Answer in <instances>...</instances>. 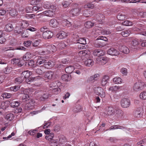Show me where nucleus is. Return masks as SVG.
Instances as JSON below:
<instances>
[{
	"label": "nucleus",
	"instance_id": "4",
	"mask_svg": "<svg viewBox=\"0 0 146 146\" xmlns=\"http://www.w3.org/2000/svg\"><path fill=\"white\" fill-rule=\"evenodd\" d=\"M144 84L143 82L139 81L135 83L133 86V89L135 91H139L143 88Z\"/></svg>",
	"mask_w": 146,
	"mask_h": 146
},
{
	"label": "nucleus",
	"instance_id": "19",
	"mask_svg": "<svg viewBox=\"0 0 146 146\" xmlns=\"http://www.w3.org/2000/svg\"><path fill=\"white\" fill-rule=\"evenodd\" d=\"M109 79V77L107 75H105L103 76L101 80V84L102 86H105L108 82Z\"/></svg>",
	"mask_w": 146,
	"mask_h": 146
},
{
	"label": "nucleus",
	"instance_id": "40",
	"mask_svg": "<svg viewBox=\"0 0 146 146\" xmlns=\"http://www.w3.org/2000/svg\"><path fill=\"white\" fill-rule=\"evenodd\" d=\"M14 115L13 113H10L6 115L5 118L9 121H11L14 119Z\"/></svg>",
	"mask_w": 146,
	"mask_h": 146
},
{
	"label": "nucleus",
	"instance_id": "48",
	"mask_svg": "<svg viewBox=\"0 0 146 146\" xmlns=\"http://www.w3.org/2000/svg\"><path fill=\"white\" fill-rule=\"evenodd\" d=\"M36 80V77L31 78L30 76L26 79L25 81L27 84H30L31 82Z\"/></svg>",
	"mask_w": 146,
	"mask_h": 146
},
{
	"label": "nucleus",
	"instance_id": "60",
	"mask_svg": "<svg viewBox=\"0 0 146 146\" xmlns=\"http://www.w3.org/2000/svg\"><path fill=\"white\" fill-rule=\"evenodd\" d=\"M62 5L64 7L66 8L68 7L70 5L69 3L66 1H63L62 3Z\"/></svg>",
	"mask_w": 146,
	"mask_h": 146
},
{
	"label": "nucleus",
	"instance_id": "56",
	"mask_svg": "<svg viewBox=\"0 0 146 146\" xmlns=\"http://www.w3.org/2000/svg\"><path fill=\"white\" fill-rule=\"evenodd\" d=\"M20 86L19 85H16L14 86L11 87L10 88V90L11 91L14 92H16L20 88Z\"/></svg>",
	"mask_w": 146,
	"mask_h": 146
},
{
	"label": "nucleus",
	"instance_id": "18",
	"mask_svg": "<svg viewBox=\"0 0 146 146\" xmlns=\"http://www.w3.org/2000/svg\"><path fill=\"white\" fill-rule=\"evenodd\" d=\"M119 49L121 52L124 54H127L129 52V48L124 45L120 46L119 47Z\"/></svg>",
	"mask_w": 146,
	"mask_h": 146
},
{
	"label": "nucleus",
	"instance_id": "9",
	"mask_svg": "<svg viewBox=\"0 0 146 146\" xmlns=\"http://www.w3.org/2000/svg\"><path fill=\"white\" fill-rule=\"evenodd\" d=\"M55 14V13L54 12L52 11L51 10H49L48 11H46L41 13L39 14L38 15L40 16L45 15L49 17H52Z\"/></svg>",
	"mask_w": 146,
	"mask_h": 146
},
{
	"label": "nucleus",
	"instance_id": "34",
	"mask_svg": "<svg viewBox=\"0 0 146 146\" xmlns=\"http://www.w3.org/2000/svg\"><path fill=\"white\" fill-rule=\"evenodd\" d=\"M9 105V103L8 102H2L1 104L0 108L3 110H5L8 107Z\"/></svg>",
	"mask_w": 146,
	"mask_h": 146
},
{
	"label": "nucleus",
	"instance_id": "31",
	"mask_svg": "<svg viewBox=\"0 0 146 146\" xmlns=\"http://www.w3.org/2000/svg\"><path fill=\"white\" fill-rule=\"evenodd\" d=\"M19 26L21 27L22 29L25 28L29 25V24L27 21H20L19 22Z\"/></svg>",
	"mask_w": 146,
	"mask_h": 146
},
{
	"label": "nucleus",
	"instance_id": "63",
	"mask_svg": "<svg viewBox=\"0 0 146 146\" xmlns=\"http://www.w3.org/2000/svg\"><path fill=\"white\" fill-rule=\"evenodd\" d=\"M140 98L143 100L146 99V92L144 91L141 92L140 95Z\"/></svg>",
	"mask_w": 146,
	"mask_h": 146
},
{
	"label": "nucleus",
	"instance_id": "51",
	"mask_svg": "<svg viewBox=\"0 0 146 146\" xmlns=\"http://www.w3.org/2000/svg\"><path fill=\"white\" fill-rule=\"evenodd\" d=\"M12 71V68L11 67L7 66L3 70L5 74H9Z\"/></svg>",
	"mask_w": 146,
	"mask_h": 146
},
{
	"label": "nucleus",
	"instance_id": "50",
	"mask_svg": "<svg viewBox=\"0 0 146 146\" xmlns=\"http://www.w3.org/2000/svg\"><path fill=\"white\" fill-rule=\"evenodd\" d=\"M30 99L29 95L27 94H23L22 100L23 102H26L27 101H28Z\"/></svg>",
	"mask_w": 146,
	"mask_h": 146
},
{
	"label": "nucleus",
	"instance_id": "45",
	"mask_svg": "<svg viewBox=\"0 0 146 146\" xmlns=\"http://www.w3.org/2000/svg\"><path fill=\"white\" fill-rule=\"evenodd\" d=\"M131 33L130 31L128 30L122 32L121 33V34L123 36L126 37L129 36Z\"/></svg>",
	"mask_w": 146,
	"mask_h": 146
},
{
	"label": "nucleus",
	"instance_id": "7",
	"mask_svg": "<svg viewBox=\"0 0 146 146\" xmlns=\"http://www.w3.org/2000/svg\"><path fill=\"white\" fill-rule=\"evenodd\" d=\"M120 104L123 108H127L129 106L130 102L129 99L126 98H124L121 100Z\"/></svg>",
	"mask_w": 146,
	"mask_h": 146
},
{
	"label": "nucleus",
	"instance_id": "42",
	"mask_svg": "<svg viewBox=\"0 0 146 146\" xmlns=\"http://www.w3.org/2000/svg\"><path fill=\"white\" fill-rule=\"evenodd\" d=\"M77 41L76 43H79L83 45H85L86 44V40L85 38H81L78 39L77 40Z\"/></svg>",
	"mask_w": 146,
	"mask_h": 146
},
{
	"label": "nucleus",
	"instance_id": "47",
	"mask_svg": "<svg viewBox=\"0 0 146 146\" xmlns=\"http://www.w3.org/2000/svg\"><path fill=\"white\" fill-rule=\"evenodd\" d=\"M9 14L11 16H14L17 14V12L14 9H11L7 11Z\"/></svg>",
	"mask_w": 146,
	"mask_h": 146
},
{
	"label": "nucleus",
	"instance_id": "58",
	"mask_svg": "<svg viewBox=\"0 0 146 146\" xmlns=\"http://www.w3.org/2000/svg\"><path fill=\"white\" fill-rule=\"evenodd\" d=\"M82 108L81 106L79 105L77 106L73 109V111L75 112H78L82 110Z\"/></svg>",
	"mask_w": 146,
	"mask_h": 146
},
{
	"label": "nucleus",
	"instance_id": "25",
	"mask_svg": "<svg viewBox=\"0 0 146 146\" xmlns=\"http://www.w3.org/2000/svg\"><path fill=\"white\" fill-rule=\"evenodd\" d=\"M67 42L65 41H62L59 43L57 46L58 48L62 49L64 48L67 45Z\"/></svg>",
	"mask_w": 146,
	"mask_h": 146
},
{
	"label": "nucleus",
	"instance_id": "1",
	"mask_svg": "<svg viewBox=\"0 0 146 146\" xmlns=\"http://www.w3.org/2000/svg\"><path fill=\"white\" fill-rule=\"evenodd\" d=\"M123 114V112L122 110L117 108H115L114 115L115 119L117 120H120L122 118Z\"/></svg>",
	"mask_w": 146,
	"mask_h": 146
},
{
	"label": "nucleus",
	"instance_id": "15",
	"mask_svg": "<svg viewBox=\"0 0 146 146\" xmlns=\"http://www.w3.org/2000/svg\"><path fill=\"white\" fill-rule=\"evenodd\" d=\"M105 53V52L103 50L98 49L95 50L93 52V54L94 56H98L99 57L103 55Z\"/></svg>",
	"mask_w": 146,
	"mask_h": 146
},
{
	"label": "nucleus",
	"instance_id": "6",
	"mask_svg": "<svg viewBox=\"0 0 146 146\" xmlns=\"http://www.w3.org/2000/svg\"><path fill=\"white\" fill-rule=\"evenodd\" d=\"M97 63L102 65H104L106 63L108 60V58L105 57H99L96 58Z\"/></svg>",
	"mask_w": 146,
	"mask_h": 146
},
{
	"label": "nucleus",
	"instance_id": "53",
	"mask_svg": "<svg viewBox=\"0 0 146 146\" xmlns=\"http://www.w3.org/2000/svg\"><path fill=\"white\" fill-rule=\"evenodd\" d=\"M94 23L90 21H87L84 24L85 27L87 28H90L94 26Z\"/></svg>",
	"mask_w": 146,
	"mask_h": 146
},
{
	"label": "nucleus",
	"instance_id": "55",
	"mask_svg": "<svg viewBox=\"0 0 146 146\" xmlns=\"http://www.w3.org/2000/svg\"><path fill=\"white\" fill-rule=\"evenodd\" d=\"M122 80L119 77H116L113 78V81L115 84H120Z\"/></svg>",
	"mask_w": 146,
	"mask_h": 146
},
{
	"label": "nucleus",
	"instance_id": "5",
	"mask_svg": "<svg viewBox=\"0 0 146 146\" xmlns=\"http://www.w3.org/2000/svg\"><path fill=\"white\" fill-rule=\"evenodd\" d=\"M88 50H84L80 51L78 53V57L81 58L83 60H84L85 58L88 57L89 56V53Z\"/></svg>",
	"mask_w": 146,
	"mask_h": 146
},
{
	"label": "nucleus",
	"instance_id": "17",
	"mask_svg": "<svg viewBox=\"0 0 146 146\" xmlns=\"http://www.w3.org/2000/svg\"><path fill=\"white\" fill-rule=\"evenodd\" d=\"M32 74L31 72L27 70L23 72L21 74V76L23 78V79H26L29 78Z\"/></svg>",
	"mask_w": 146,
	"mask_h": 146
},
{
	"label": "nucleus",
	"instance_id": "62",
	"mask_svg": "<svg viewBox=\"0 0 146 146\" xmlns=\"http://www.w3.org/2000/svg\"><path fill=\"white\" fill-rule=\"evenodd\" d=\"M25 17L28 19H35V15L34 14H26L25 16Z\"/></svg>",
	"mask_w": 146,
	"mask_h": 146
},
{
	"label": "nucleus",
	"instance_id": "13",
	"mask_svg": "<svg viewBox=\"0 0 146 146\" xmlns=\"http://www.w3.org/2000/svg\"><path fill=\"white\" fill-rule=\"evenodd\" d=\"M108 54L111 55L117 56L119 54V52L113 48L109 49L107 52Z\"/></svg>",
	"mask_w": 146,
	"mask_h": 146
},
{
	"label": "nucleus",
	"instance_id": "39",
	"mask_svg": "<svg viewBox=\"0 0 146 146\" xmlns=\"http://www.w3.org/2000/svg\"><path fill=\"white\" fill-rule=\"evenodd\" d=\"M38 131V129L36 128L35 129L30 130L28 132V133L32 136L36 137L35 134Z\"/></svg>",
	"mask_w": 146,
	"mask_h": 146
},
{
	"label": "nucleus",
	"instance_id": "36",
	"mask_svg": "<svg viewBox=\"0 0 146 146\" xmlns=\"http://www.w3.org/2000/svg\"><path fill=\"white\" fill-rule=\"evenodd\" d=\"M59 142L60 143H63L66 141V138L63 135H60L58 136Z\"/></svg>",
	"mask_w": 146,
	"mask_h": 146
},
{
	"label": "nucleus",
	"instance_id": "24",
	"mask_svg": "<svg viewBox=\"0 0 146 146\" xmlns=\"http://www.w3.org/2000/svg\"><path fill=\"white\" fill-rule=\"evenodd\" d=\"M100 76L99 74H96L90 77L88 79V80L90 81H93L94 82L95 81L97 80L98 78Z\"/></svg>",
	"mask_w": 146,
	"mask_h": 146
},
{
	"label": "nucleus",
	"instance_id": "57",
	"mask_svg": "<svg viewBox=\"0 0 146 146\" xmlns=\"http://www.w3.org/2000/svg\"><path fill=\"white\" fill-rule=\"evenodd\" d=\"M119 88V87L116 86H111L109 88V90L113 92H117L118 91Z\"/></svg>",
	"mask_w": 146,
	"mask_h": 146
},
{
	"label": "nucleus",
	"instance_id": "44",
	"mask_svg": "<svg viewBox=\"0 0 146 146\" xmlns=\"http://www.w3.org/2000/svg\"><path fill=\"white\" fill-rule=\"evenodd\" d=\"M28 30L27 29L24 30L21 33V36L22 37L25 38L27 37L29 35Z\"/></svg>",
	"mask_w": 146,
	"mask_h": 146
},
{
	"label": "nucleus",
	"instance_id": "35",
	"mask_svg": "<svg viewBox=\"0 0 146 146\" xmlns=\"http://www.w3.org/2000/svg\"><path fill=\"white\" fill-rule=\"evenodd\" d=\"M96 20L99 21H102L105 19V16L102 14L99 13L96 15Z\"/></svg>",
	"mask_w": 146,
	"mask_h": 146
},
{
	"label": "nucleus",
	"instance_id": "52",
	"mask_svg": "<svg viewBox=\"0 0 146 146\" xmlns=\"http://www.w3.org/2000/svg\"><path fill=\"white\" fill-rule=\"evenodd\" d=\"M26 63L27 64V65L29 66H30L31 67H34L35 66V65L34 62L32 60H30L27 62H26Z\"/></svg>",
	"mask_w": 146,
	"mask_h": 146
},
{
	"label": "nucleus",
	"instance_id": "49",
	"mask_svg": "<svg viewBox=\"0 0 146 146\" xmlns=\"http://www.w3.org/2000/svg\"><path fill=\"white\" fill-rule=\"evenodd\" d=\"M122 24L123 25L125 26H131L133 25L132 22L128 20L124 21Z\"/></svg>",
	"mask_w": 146,
	"mask_h": 146
},
{
	"label": "nucleus",
	"instance_id": "37",
	"mask_svg": "<svg viewBox=\"0 0 146 146\" xmlns=\"http://www.w3.org/2000/svg\"><path fill=\"white\" fill-rule=\"evenodd\" d=\"M42 65L43 67L45 68L49 69L53 65L52 64L51 62L49 61L46 62V61L45 62L44 64Z\"/></svg>",
	"mask_w": 146,
	"mask_h": 146
},
{
	"label": "nucleus",
	"instance_id": "3",
	"mask_svg": "<svg viewBox=\"0 0 146 146\" xmlns=\"http://www.w3.org/2000/svg\"><path fill=\"white\" fill-rule=\"evenodd\" d=\"M11 62L15 65H17L19 67H21L25 66L24 64L26 62L24 60H20L18 59L14 58L12 59Z\"/></svg>",
	"mask_w": 146,
	"mask_h": 146
},
{
	"label": "nucleus",
	"instance_id": "22",
	"mask_svg": "<svg viewBox=\"0 0 146 146\" xmlns=\"http://www.w3.org/2000/svg\"><path fill=\"white\" fill-rule=\"evenodd\" d=\"M115 108H114L111 107H108L107 109V113L110 116H113L114 115Z\"/></svg>",
	"mask_w": 146,
	"mask_h": 146
},
{
	"label": "nucleus",
	"instance_id": "29",
	"mask_svg": "<svg viewBox=\"0 0 146 146\" xmlns=\"http://www.w3.org/2000/svg\"><path fill=\"white\" fill-rule=\"evenodd\" d=\"M132 46L131 47V49H136L137 48V46L139 44V42L137 39L133 40L132 42Z\"/></svg>",
	"mask_w": 146,
	"mask_h": 146
},
{
	"label": "nucleus",
	"instance_id": "11",
	"mask_svg": "<svg viewBox=\"0 0 146 146\" xmlns=\"http://www.w3.org/2000/svg\"><path fill=\"white\" fill-rule=\"evenodd\" d=\"M83 62L86 66L88 67L92 66L94 64L93 60L91 59H84L83 60Z\"/></svg>",
	"mask_w": 146,
	"mask_h": 146
},
{
	"label": "nucleus",
	"instance_id": "61",
	"mask_svg": "<svg viewBox=\"0 0 146 146\" xmlns=\"http://www.w3.org/2000/svg\"><path fill=\"white\" fill-rule=\"evenodd\" d=\"M54 135V133H51L48 136H46L45 138L49 141L51 140L53 137Z\"/></svg>",
	"mask_w": 146,
	"mask_h": 146
},
{
	"label": "nucleus",
	"instance_id": "32",
	"mask_svg": "<svg viewBox=\"0 0 146 146\" xmlns=\"http://www.w3.org/2000/svg\"><path fill=\"white\" fill-rule=\"evenodd\" d=\"M13 29L12 25L11 24H8L5 25V31L8 32H10Z\"/></svg>",
	"mask_w": 146,
	"mask_h": 146
},
{
	"label": "nucleus",
	"instance_id": "38",
	"mask_svg": "<svg viewBox=\"0 0 146 146\" xmlns=\"http://www.w3.org/2000/svg\"><path fill=\"white\" fill-rule=\"evenodd\" d=\"M117 18L119 20H123L127 18L125 15L122 13H119L117 16Z\"/></svg>",
	"mask_w": 146,
	"mask_h": 146
},
{
	"label": "nucleus",
	"instance_id": "16",
	"mask_svg": "<svg viewBox=\"0 0 146 146\" xmlns=\"http://www.w3.org/2000/svg\"><path fill=\"white\" fill-rule=\"evenodd\" d=\"M45 69L41 65L38 68L35 70V72L38 74L42 75L45 72Z\"/></svg>",
	"mask_w": 146,
	"mask_h": 146
},
{
	"label": "nucleus",
	"instance_id": "46",
	"mask_svg": "<svg viewBox=\"0 0 146 146\" xmlns=\"http://www.w3.org/2000/svg\"><path fill=\"white\" fill-rule=\"evenodd\" d=\"M92 15V11H88L87 10H84L83 14L84 16L87 17H91Z\"/></svg>",
	"mask_w": 146,
	"mask_h": 146
},
{
	"label": "nucleus",
	"instance_id": "54",
	"mask_svg": "<svg viewBox=\"0 0 146 146\" xmlns=\"http://www.w3.org/2000/svg\"><path fill=\"white\" fill-rule=\"evenodd\" d=\"M63 25H65L67 27H69L72 25L71 23L67 19H65L63 21Z\"/></svg>",
	"mask_w": 146,
	"mask_h": 146
},
{
	"label": "nucleus",
	"instance_id": "10",
	"mask_svg": "<svg viewBox=\"0 0 146 146\" xmlns=\"http://www.w3.org/2000/svg\"><path fill=\"white\" fill-rule=\"evenodd\" d=\"M46 50L48 53L54 52L56 51V48L53 45H48L47 46L46 48Z\"/></svg>",
	"mask_w": 146,
	"mask_h": 146
},
{
	"label": "nucleus",
	"instance_id": "41",
	"mask_svg": "<svg viewBox=\"0 0 146 146\" xmlns=\"http://www.w3.org/2000/svg\"><path fill=\"white\" fill-rule=\"evenodd\" d=\"M23 31V29L19 26H16L14 30L15 32L17 34L21 33Z\"/></svg>",
	"mask_w": 146,
	"mask_h": 146
},
{
	"label": "nucleus",
	"instance_id": "21",
	"mask_svg": "<svg viewBox=\"0 0 146 146\" xmlns=\"http://www.w3.org/2000/svg\"><path fill=\"white\" fill-rule=\"evenodd\" d=\"M49 25L52 27H56L59 25V23L56 19H53L50 20Z\"/></svg>",
	"mask_w": 146,
	"mask_h": 146
},
{
	"label": "nucleus",
	"instance_id": "33",
	"mask_svg": "<svg viewBox=\"0 0 146 146\" xmlns=\"http://www.w3.org/2000/svg\"><path fill=\"white\" fill-rule=\"evenodd\" d=\"M125 128V127L123 126H120L119 125H115L110 127L109 129L110 130H113L118 129H123Z\"/></svg>",
	"mask_w": 146,
	"mask_h": 146
},
{
	"label": "nucleus",
	"instance_id": "64",
	"mask_svg": "<svg viewBox=\"0 0 146 146\" xmlns=\"http://www.w3.org/2000/svg\"><path fill=\"white\" fill-rule=\"evenodd\" d=\"M120 72L124 76H126L127 73V70L126 68H123L121 69Z\"/></svg>",
	"mask_w": 146,
	"mask_h": 146
},
{
	"label": "nucleus",
	"instance_id": "59",
	"mask_svg": "<svg viewBox=\"0 0 146 146\" xmlns=\"http://www.w3.org/2000/svg\"><path fill=\"white\" fill-rule=\"evenodd\" d=\"M48 98V94L46 93L43 94L40 98V100L41 101H45Z\"/></svg>",
	"mask_w": 146,
	"mask_h": 146
},
{
	"label": "nucleus",
	"instance_id": "2",
	"mask_svg": "<svg viewBox=\"0 0 146 146\" xmlns=\"http://www.w3.org/2000/svg\"><path fill=\"white\" fill-rule=\"evenodd\" d=\"M94 90L96 94L100 96L102 98L105 96V92L104 90L100 87H95L94 88Z\"/></svg>",
	"mask_w": 146,
	"mask_h": 146
},
{
	"label": "nucleus",
	"instance_id": "23",
	"mask_svg": "<svg viewBox=\"0 0 146 146\" xmlns=\"http://www.w3.org/2000/svg\"><path fill=\"white\" fill-rule=\"evenodd\" d=\"M54 73L52 71H48L46 72L45 74V78L48 79H51L53 77Z\"/></svg>",
	"mask_w": 146,
	"mask_h": 146
},
{
	"label": "nucleus",
	"instance_id": "12",
	"mask_svg": "<svg viewBox=\"0 0 146 146\" xmlns=\"http://www.w3.org/2000/svg\"><path fill=\"white\" fill-rule=\"evenodd\" d=\"M53 35L52 33L50 31H47L46 32H44L42 33L43 37L45 39L50 38H52Z\"/></svg>",
	"mask_w": 146,
	"mask_h": 146
},
{
	"label": "nucleus",
	"instance_id": "14",
	"mask_svg": "<svg viewBox=\"0 0 146 146\" xmlns=\"http://www.w3.org/2000/svg\"><path fill=\"white\" fill-rule=\"evenodd\" d=\"M46 61L44 57L39 56L38 57L37 59V61L36 62V64L37 66L41 65L42 64H44L45 62Z\"/></svg>",
	"mask_w": 146,
	"mask_h": 146
},
{
	"label": "nucleus",
	"instance_id": "8",
	"mask_svg": "<svg viewBox=\"0 0 146 146\" xmlns=\"http://www.w3.org/2000/svg\"><path fill=\"white\" fill-rule=\"evenodd\" d=\"M143 109L141 108H137L134 111L133 115L134 117L139 118L142 117L143 114Z\"/></svg>",
	"mask_w": 146,
	"mask_h": 146
},
{
	"label": "nucleus",
	"instance_id": "43",
	"mask_svg": "<svg viewBox=\"0 0 146 146\" xmlns=\"http://www.w3.org/2000/svg\"><path fill=\"white\" fill-rule=\"evenodd\" d=\"M24 80L23 78L21 76V77L16 78L15 80V82L16 84H19L22 82Z\"/></svg>",
	"mask_w": 146,
	"mask_h": 146
},
{
	"label": "nucleus",
	"instance_id": "20",
	"mask_svg": "<svg viewBox=\"0 0 146 146\" xmlns=\"http://www.w3.org/2000/svg\"><path fill=\"white\" fill-rule=\"evenodd\" d=\"M81 10V9L79 8L74 9L70 10V13L72 16H76L79 14V12Z\"/></svg>",
	"mask_w": 146,
	"mask_h": 146
},
{
	"label": "nucleus",
	"instance_id": "30",
	"mask_svg": "<svg viewBox=\"0 0 146 146\" xmlns=\"http://www.w3.org/2000/svg\"><path fill=\"white\" fill-rule=\"evenodd\" d=\"M74 69V66H70L66 68L65 71L67 73L71 74L73 71Z\"/></svg>",
	"mask_w": 146,
	"mask_h": 146
},
{
	"label": "nucleus",
	"instance_id": "28",
	"mask_svg": "<svg viewBox=\"0 0 146 146\" xmlns=\"http://www.w3.org/2000/svg\"><path fill=\"white\" fill-rule=\"evenodd\" d=\"M70 75L68 74H64L61 76L62 79L64 81H68L71 79Z\"/></svg>",
	"mask_w": 146,
	"mask_h": 146
},
{
	"label": "nucleus",
	"instance_id": "27",
	"mask_svg": "<svg viewBox=\"0 0 146 146\" xmlns=\"http://www.w3.org/2000/svg\"><path fill=\"white\" fill-rule=\"evenodd\" d=\"M67 35L66 33L63 31H61L57 34L56 37L60 39H62L65 37Z\"/></svg>",
	"mask_w": 146,
	"mask_h": 146
},
{
	"label": "nucleus",
	"instance_id": "26",
	"mask_svg": "<svg viewBox=\"0 0 146 146\" xmlns=\"http://www.w3.org/2000/svg\"><path fill=\"white\" fill-rule=\"evenodd\" d=\"M11 106L13 108L17 107L19 106L20 104L19 101H15L14 100L11 102H10Z\"/></svg>",
	"mask_w": 146,
	"mask_h": 146
}]
</instances>
